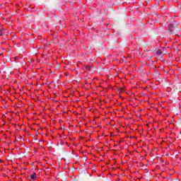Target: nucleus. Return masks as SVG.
Instances as JSON below:
<instances>
[{
    "label": "nucleus",
    "instance_id": "nucleus-1",
    "mask_svg": "<svg viewBox=\"0 0 181 181\" xmlns=\"http://www.w3.org/2000/svg\"><path fill=\"white\" fill-rule=\"evenodd\" d=\"M168 29L170 32V33H173V32H175L176 27L175 26L174 24H169V27Z\"/></svg>",
    "mask_w": 181,
    "mask_h": 181
},
{
    "label": "nucleus",
    "instance_id": "nucleus-2",
    "mask_svg": "<svg viewBox=\"0 0 181 181\" xmlns=\"http://www.w3.org/2000/svg\"><path fill=\"white\" fill-rule=\"evenodd\" d=\"M156 54H158V56H162V54H163V52H162V50L158 49V50L156 52Z\"/></svg>",
    "mask_w": 181,
    "mask_h": 181
},
{
    "label": "nucleus",
    "instance_id": "nucleus-3",
    "mask_svg": "<svg viewBox=\"0 0 181 181\" xmlns=\"http://www.w3.org/2000/svg\"><path fill=\"white\" fill-rule=\"evenodd\" d=\"M30 179H32V180H35V179H36V177L35 176L34 174L30 175Z\"/></svg>",
    "mask_w": 181,
    "mask_h": 181
},
{
    "label": "nucleus",
    "instance_id": "nucleus-4",
    "mask_svg": "<svg viewBox=\"0 0 181 181\" xmlns=\"http://www.w3.org/2000/svg\"><path fill=\"white\" fill-rule=\"evenodd\" d=\"M119 93H124V89L122 88H119Z\"/></svg>",
    "mask_w": 181,
    "mask_h": 181
},
{
    "label": "nucleus",
    "instance_id": "nucleus-5",
    "mask_svg": "<svg viewBox=\"0 0 181 181\" xmlns=\"http://www.w3.org/2000/svg\"><path fill=\"white\" fill-rule=\"evenodd\" d=\"M4 34L2 33V30H0V36H2Z\"/></svg>",
    "mask_w": 181,
    "mask_h": 181
},
{
    "label": "nucleus",
    "instance_id": "nucleus-6",
    "mask_svg": "<svg viewBox=\"0 0 181 181\" xmlns=\"http://www.w3.org/2000/svg\"><path fill=\"white\" fill-rule=\"evenodd\" d=\"M87 69L90 70V69H91V66H88Z\"/></svg>",
    "mask_w": 181,
    "mask_h": 181
}]
</instances>
